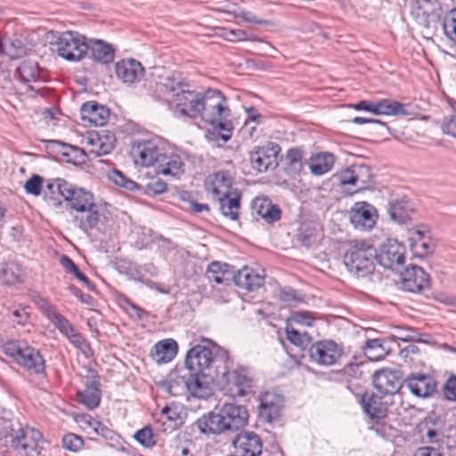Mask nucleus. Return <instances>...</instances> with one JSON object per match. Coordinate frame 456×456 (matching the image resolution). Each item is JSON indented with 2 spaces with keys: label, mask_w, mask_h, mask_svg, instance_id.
Segmentation results:
<instances>
[{
  "label": "nucleus",
  "mask_w": 456,
  "mask_h": 456,
  "mask_svg": "<svg viewBox=\"0 0 456 456\" xmlns=\"http://www.w3.org/2000/svg\"><path fill=\"white\" fill-rule=\"evenodd\" d=\"M50 195L45 200L51 207L60 208L61 201L53 194L56 191L67 202L69 208L76 212L72 221L82 232L87 233L94 228L100 220L99 207L94 202V195L85 189L77 188L67 181L58 178L46 185Z\"/></svg>",
  "instance_id": "nucleus-1"
},
{
  "label": "nucleus",
  "mask_w": 456,
  "mask_h": 456,
  "mask_svg": "<svg viewBox=\"0 0 456 456\" xmlns=\"http://www.w3.org/2000/svg\"><path fill=\"white\" fill-rule=\"evenodd\" d=\"M230 116L231 110L227 100L220 91L208 89L203 94L200 118L215 128L224 132L221 134L224 142L232 137L233 129Z\"/></svg>",
  "instance_id": "nucleus-2"
},
{
  "label": "nucleus",
  "mask_w": 456,
  "mask_h": 456,
  "mask_svg": "<svg viewBox=\"0 0 456 456\" xmlns=\"http://www.w3.org/2000/svg\"><path fill=\"white\" fill-rule=\"evenodd\" d=\"M376 248L363 240L353 241L344 255V264L354 276L366 277L374 270Z\"/></svg>",
  "instance_id": "nucleus-3"
},
{
  "label": "nucleus",
  "mask_w": 456,
  "mask_h": 456,
  "mask_svg": "<svg viewBox=\"0 0 456 456\" xmlns=\"http://www.w3.org/2000/svg\"><path fill=\"white\" fill-rule=\"evenodd\" d=\"M6 438L12 448L25 454L36 450L41 440V433L32 428H23L19 422H12L5 427Z\"/></svg>",
  "instance_id": "nucleus-4"
},
{
  "label": "nucleus",
  "mask_w": 456,
  "mask_h": 456,
  "mask_svg": "<svg viewBox=\"0 0 456 456\" xmlns=\"http://www.w3.org/2000/svg\"><path fill=\"white\" fill-rule=\"evenodd\" d=\"M56 51L63 59L69 61H78L89 51V44L86 37L73 31H65L56 41Z\"/></svg>",
  "instance_id": "nucleus-5"
},
{
  "label": "nucleus",
  "mask_w": 456,
  "mask_h": 456,
  "mask_svg": "<svg viewBox=\"0 0 456 456\" xmlns=\"http://www.w3.org/2000/svg\"><path fill=\"white\" fill-rule=\"evenodd\" d=\"M411 14L419 26L435 28L440 21L442 7L436 0H414L411 4Z\"/></svg>",
  "instance_id": "nucleus-6"
},
{
  "label": "nucleus",
  "mask_w": 456,
  "mask_h": 456,
  "mask_svg": "<svg viewBox=\"0 0 456 456\" xmlns=\"http://www.w3.org/2000/svg\"><path fill=\"white\" fill-rule=\"evenodd\" d=\"M405 247L395 240L387 239L376 249V260L385 269L400 271L405 261Z\"/></svg>",
  "instance_id": "nucleus-7"
},
{
  "label": "nucleus",
  "mask_w": 456,
  "mask_h": 456,
  "mask_svg": "<svg viewBox=\"0 0 456 456\" xmlns=\"http://www.w3.org/2000/svg\"><path fill=\"white\" fill-rule=\"evenodd\" d=\"M280 151V146L273 142H267L262 146L254 147L249 153L251 167L258 173L276 168Z\"/></svg>",
  "instance_id": "nucleus-8"
},
{
  "label": "nucleus",
  "mask_w": 456,
  "mask_h": 456,
  "mask_svg": "<svg viewBox=\"0 0 456 456\" xmlns=\"http://www.w3.org/2000/svg\"><path fill=\"white\" fill-rule=\"evenodd\" d=\"M221 379L225 393L233 398L245 396L252 385V379L244 368L225 370L222 373Z\"/></svg>",
  "instance_id": "nucleus-9"
},
{
  "label": "nucleus",
  "mask_w": 456,
  "mask_h": 456,
  "mask_svg": "<svg viewBox=\"0 0 456 456\" xmlns=\"http://www.w3.org/2000/svg\"><path fill=\"white\" fill-rule=\"evenodd\" d=\"M161 154V149L156 140L134 141L130 149V155L134 163L142 167H156Z\"/></svg>",
  "instance_id": "nucleus-10"
},
{
  "label": "nucleus",
  "mask_w": 456,
  "mask_h": 456,
  "mask_svg": "<svg viewBox=\"0 0 456 456\" xmlns=\"http://www.w3.org/2000/svg\"><path fill=\"white\" fill-rule=\"evenodd\" d=\"M343 354V349L333 340H322L314 343L309 348L313 362L322 366L335 364Z\"/></svg>",
  "instance_id": "nucleus-11"
},
{
  "label": "nucleus",
  "mask_w": 456,
  "mask_h": 456,
  "mask_svg": "<svg viewBox=\"0 0 456 456\" xmlns=\"http://www.w3.org/2000/svg\"><path fill=\"white\" fill-rule=\"evenodd\" d=\"M203 94L194 90L185 89L175 94L171 100L175 110L182 116L190 118H200Z\"/></svg>",
  "instance_id": "nucleus-12"
},
{
  "label": "nucleus",
  "mask_w": 456,
  "mask_h": 456,
  "mask_svg": "<svg viewBox=\"0 0 456 456\" xmlns=\"http://www.w3.org/2000/svg\"><path fill=\"white\" fill-rule=\"evenodd\" d=\"M219 411L224 426V433L237 432L245 427L248 422V412L240 405L225 403Z\"/></svg>",
  "instance_id": "nucleus-13"
},
{
  "label": "nucleus",
  "mask_w": 456,
  "mask_h": 456,
  "mask_svg": "<svg viewBox=\"0 0 456 456\" xmlns=\"http://www.w3.org/2000/svg\"><path fill=\"white\" fill-rule=\"evenodd\" d=\"M403 384L413 395L419 398L431 397L436 392V381L426 373H411L404 379Z\"/></svg>",
  "instance_id": "nucleus-14"
},
{
  "label": "nucleus",
  "mask_w": 456,
  "mask_h": 456,
  "mask_svg": "<svg viewBox=\"0 0 456 456\" xmlns=\"http://www.w3.org/2000/svg\"><path fill=\"white\" fill-rule=\"evenodd\" d=\"M371 172L368 166L353 165L339 175L340 183L343 185H353L354 191L367 188L371 183Z\"/></svg>",
  "instance_id": "nucleus-15"
},
{
  "label": "nucleus",
  "mask_w": 456,
  "mask_h": 456,
  "mask_svg": "<svg viewBox=\"0 0 456 456\" xmlns=\"http://www.w3.org/2000/svg\"><path fill=\"white\" fill-rule=\"evenodd\" d=\"M375 209L368 203L356 202L349 212L351 224L355 229L367 231L376 223Z\"/></svg>",
  "instance_id": "nucleus-16"
},
{
  "label": "nucleus",
  "mask_w": 456,
  "mask_h": 456,
  "mask_svg": "<svg viewBox=\"0 0 456 456\" xmlns=\"http://www.w3.org/2000/svg\"><path fill=\"white\" fill-rule=\"evenodd\" d=\"M233 447L240 456H259L263 444L258 435L254 432H242L232 440Z\"/></svg>",
  "instance_id": "nucleus-17"
},
{
  "label": "nucleus",
  "mask_w": 456,
  "mask_h": 456,
  "mask_svg": "<svg viewBox=\"0 0 456 456\" xmlns=\"http://www.w3.org/2000/svg\"><path fill=\"white\" fill-rule=\"evenodd\" d=\"M213 353L203 346H196L191 348L185 357V366L191 372H201L208 369L213 362Z\"/></svg>",
  "instance_id": "nucleus-18"
},
{
  "label": "nucleus",
  "mask_w": 456,
  "mask_h": 456,
  "mask_svg": "<svg viewBox=\"0 0 456 456\" xmlns=\"http://www.w3.org/2000/svg\"><path fill=\"white\" fill-rule=\"evenodd\" d=\"M402 286L410 292H419L429 285L428 275L425 271L415 265L400 272Z\"/></svg>",
  "instance_id": "nucleus-19"
},
{
  "label": "nucleus",
  "mask_w": 456,
  "mask_h": 456,
  "mask_svg": "<svg viewBox=\"0 0 456 456\" xmlns=\"http://www.w3.org/2000/svg\"><path fill=\"white\" fill-rule=\"evenodd\" d=\"M115 72L118 79L126 85L139 82L144 76V68L134 59L119 61L115 65Z\"/></svg>",
  "instance_id": "nucleus-20"
},
{
  "label": "nucleus",
  "mask_w": 456,
  "mask_h": 456,
  "mask_svg": "<svg viewBox=\"0 0 456 456\" xmlns=\"http://www.w3.org/2000/svg\"><path fill=\"white\" fill-rule=\"evenodd\" d=\"M264 270L243 266L233 275L236 286L248 291H254L264 284Z\"/></svg>",
  "instance_id": "nucleus-21"
},
{
  "label": "nucleus",
  "mask_w": 456,
  "mask_h": 456,
  "mask_svg": "<svg viewBox=\"0 0 456 456\" xmlns=\"http://www.w3.org/2000/svg\"><path fill=\"white\" fill-rule=\"evenodd\" d=\"M89 152L94 156H103L114 149L116 138L113 133L102 131L91 133L86 139Z\"/></svg>",
  "instance_id": "nucleus-22"
},
{
  "label": "nucleus",
  "mask_w": 456,
  "mask_h": 456,
  "mask_svg": "<svg viewBox=\"0 0 456 456\" xmlns=\"http://www.w3.org/2000/svg\"><path fill=\"white\" fill-rule=\"evenodd\" d=\"M212 382V377L208 374L191 372L186 379V389L194 397L207 399L213 395Z\"/></svg>",
  "instance_id": "nucleus-23"
},
{
  "label": "nucleus",
  "mask_w": 456,
  "mask_h": 456,
  "mask_svg": "<svg viewBox=\"0 0 456 456\" xmlns=\"http://www.w3.org/2000/svg\"><path fill=\"white\" fill-rule=\"evenodd\" d=\"M373 385L383 395H394L401 387L398 372L390 370H380L373 374Z\"/></svg>",
  "instance_id": "nucleus-24"
},
{
  "label": "nucleus",
  "mask_w": 456,
  "mask_h": 456,
  "mask_svg": "<svg viewBox=\"0 0 456 456\" xmlns=\"http://www.w3.org/2000/svg\"><path fill=\"white\" fill-rule=\"evenodd\" d=\"M206 188L214 199L227 195L233 191L232 189V179L224 171H218L209 175L206 180Z\"/></svg>",
  "instance_id": "nucleus-25"
},
{
  "label": "nucleus",
  "mask_w": 456,
  "mask_h": 456,
  "mask_svg": "<svg viewBox=\"0 0 456 456\" xmlns=\"http://www.w3.org/2000/svg\"><path fill=\"white\" fill-rule=\"evenodd\" d=\"M282 398L272 393H265L260 397L259 415L268 422L280 416L282 408Z\"/></svg>",
  "instance_id": "nucleus-26"
},
{
  "label": "nucleus",
  "mask_w": 456,
  "mask_h": 456,
  "mask_svg": "<svg viewBox=\"0 0 456 456\" xmlns=\"http://www.w3.org/2000/svg\"><path fill=\"white\" fill-rule=\"evenodd\" d=\"M81 118L96 126H103L109 119V110L96 102H88L80 109Z\"/></svg>",
  "instance_id": "nucleus-27"
},
{
  "label": "nucleus",
  "mask_w": 456,
  "mask_h": 456,
  "mask_svg": "<svg viewBox=\"0 0 456 456\" xmlns=\"http://www.w3.org/2000/svg\"><path fill=\"white\" fill-rule=\"evenodd\" d=\"M183 162L180 156L177 154L167 155L166 153L161 154L159 157V162L156 166V170L159 174L164 175H170L173 177H179L183 174Z\"/></svg>",
  "instance_id": "nucleus-28"
},
{
  "label": "nucleus",
  "mask_w": 456,
  "mask_h": 456,
  "mask_svg": "<svg viewBox=\"0 0 456 456\" xmlns=\"http://www.w3.org/2000/svg\"><path fill=\"white\" fill-rule=\"evenodd\" d=\"M17 363L34 374H41L45 371V366L42 355L37 350L27 345L18 358Z\"/></svg>",
  "instance_id": "nucleus-29"
},
{
  "label": "nucleus",
  "mask_w": 456,
  "mask_h": 456,
  "mask_svg": "<svg viewBox=\"0 0 456 456\" xmlns=\"http://www.w3.org/2000/svg\"><path fill=\"white\" fill-rule=\"evenodd\" d=\"M220 411H210L199 418L194 425L200 433L205 435H219L224 433Z\"/></svg>",
  "instance_id": "nucleus-30"
},
{
  "label": "nucleus",
  "mask_w": 456,
  "mask_h": 456,
  "mask_svg": "<svg viewBox=\"0 0 456 456\" xmlns=\"http://www.w3.org/2000/svg\"><path fill=\"white\" fill-rule=\"evenodd\" d=\"M220 202V208L224 216L235 221L239 217V210L240 208V192L237 189L227 195L216 199Z\"/></svg>",
  "instance_id": "nucleus-31"
},
{
  "label": "nucleus",
  "mask_w": 456,
  "mask_h": 456,
  "mask_svg": "<svg viewBox=\"0 0 456 456\" xmlns=\"http://www.w3.org/2000/svg\"><path fill=\"white\" fill-rule=\"evenodd\" d=\"M362 407L371 419H382L387 415V408L381 398L372 394L365 393L361 398Z\"/></svg>",
  "instance_id": "nucleus-32"
},
{
  "label": "nucleus",
  "mask_w": 456,
  "mask_h": 456,
  "mask_svg": "<svg viewBox=\"0 0 456 456\" xmlns=\"http://www.w3.org/2000/svg\"><path fill=\"white\" fill-rule=\"evenodd\" d=\"M42 308L47 319L55 326V328L59 330V331L63 336L66 337L69 333L73 332L75 330L74 326L67 318L61 314L54 306L45 302L42 305Z\"/></svg>",
  "instance_id": "nucleus-33"
},
{
  "label": "nucleus",
  "mask_w": 456,
  "mask_h": 456,
  "mask_svg": "<svg viewBox=\"0 0 456 456\" xmlns=\"http://www.w3.org/2000/svg\"><path fill=\"white\" fill-rule=\"evenodd\" d=\"M89 50L93 60L107 64L114 59V48L111 45L97 39L92 40L89 45Z\"/></svg>",
  "instance_id": "nucleus-34"
},
{
  "label": "nucleus",
  "mask_w": 456,
  "mask_h": 456,
  "mask_svg": "<svg viewBox=\"0 0 456 456\" xmlns=\"http://www.w3.org/2000/svg\"><path fill=\"white\" fill-rule=\"evenodd\" d=\"M177 343L171 338L158 342L154 346L153 358L157 362H168L176 355Z\"/></svg>",
  "instance_id": "nucleus-35"
},
{
  "label": "nucleus",
  "mask_w": 456,
  "mask_h": 456,
  "mask_svg": "<svg viewBox=\"0 0 456 456\" xmlns=\"http://www.w3.org/2000/svg\"><path fill=\"white\" fill-rule=\"evenodd\" d=\"M252 208L257 216L264 218L267 223L275 222L281 218L280 208L273 205L268 200L256 199L253 201Z\"/></svg>",
  "instance_id": "nucleus-36"
},
{
  "label": "nucleus",
  "mask_w": 456,
  "mask_h": 456,
  "mask_svg": "<svg viewBox=\"0 0 456 456\" xmlns=\"http://www.w3.org/2000/svg\"><path fill=\"white\" fill-rule=\"evenodd\" d=\"M188 85L183 82L179 75L172 74L164 77L158 85V90L166 95H171L170 101L175 97L176 93L184 91Z\"/></svg>",
  "instance_id": "nucleus-37"
},
{
  "label": "nucleus",
  "mask_w": 456,
  "mask_h": 456,
  "mask_svg": "<svg viewBox=\"0 0 456 456\" xmlns=\"http://www.w3.org/2000/svg\"><path fill=\"white\" fill-rule=\"evenodd\" d=\"M334 164V157L328 152L317 153L309 159V169L315 175L329 172Z\"/></svg>",
  "instance_id": "nucleus-38"
},
{
  "label": "nucleus",
  "mask_w": 456,
  "mask_h": 456,
  "mask_svg": "<svg viewBox=\"0 0 456 456\" xmlns=\"http://www.w3.org/2000/svg\"><path fill=\"white\" fill-rule=\"evenodd\" d=\"M411 114L408 106L398 102L387 99L377 101L376 115L409 116Z\"/></svg>",
  "instance_id": "nucleus-39"
},
{
  "label": "nucleus",
  "mask_w": 456,
  "mask_h": 456,
  "mask_svg": "<svg viewBox=\"0 0 456 456\" xmlns=\"http://www.w3.org/2000/svg\"><path fill=\"white\" fill-rule=\"evenodd\" d=\"M16 75L20 80L28 86V90H34V87L29 83L37 81L39 76L36 63L23 61L17 69Z\"/></svg>",
  "instance_id": "nucleus-40"
},
{
  "label": "nucleus",
  "mask_w": 456,
  "mask_h": 456,
  "mask_svg": "<svg viewBox=\"0 0 456 456\" xmlns=\"http://www.w3.org/2000/svg\"><path fill=\"white\" fill-rule=\"evenodd\" d=\"M0 48L12 59L20 58L24 53L23 44L20 39L4 37L0 40Z\"/></svg>",
  "instance_id": "nucleus-41"
},
{
  "label": "nucleus",
  "mask_w": 456,
  "mask_h": 456,
  "mask_svg": "<svg viewBox=\"0 0 456 456\" xmlns=\"http://www.w3.org/2000/svg\"><path fill=\"white\" fill-rule=\"evenodd\" d=\"M161 387L173 396H177L186 388V379L182 376L170 375L161 383Z\"/></svg>",
  "instance_id": "nucleus-42"
},
{
  "label": "nucleus",
  "mask_w": 456,
  "mask_h": 456,
  "mask_svg": "<svg viewBox=\"0 0 456 456\" xmlns=\"http://www.w3.org/2000/svg\"><path fill=\"white\" fill-rule=\"evenodd\" d=\"M77 397L79 403L84 404L86 408L93 410L100 403L101 393L96 387L86 388L84 391L77 392Z\"/></svg>",
  "instance_id": "nucleus-43"
},
{
  "label": "nucleus",
  "mask_w": 456,
  "mask_h": 456,
  "mask_svg": "<svg viewBox=\"0 0 456 456\" xmlns=\"http://www.w3.org/2000/svg\"><path fill=\"white\" fill-rule=\"evenodd\" d=\"M364 354L369 360L376 362L385 357L387 350L380 339H370L366 342Z\"/></svg>",
  "instance_id": "nucleus-44"
},
{
  "label": "nucleus",
  "mask_w": 456,
  "mask_h": 456,
  "mask_svg": "<svg viewBox=\"0 0 456 456\" xmlns=\"http://www.w3.org/2000/svg\"><path fill=\"white\" fill-rule=\"evenodd\" d=\"M66 338L69 343L77 350H79V352H81V354H83L86 358H89L93 355L90 344L76 329L73 330V332L67 335Z\"/></svg>",
  "instance_id": "nucleus-45"
},
{
  "label": "nucleus",
  "mask_w": 456,
  "mask_h": 456,
  "mask_svg": "<svg viewBox=\"0 0 456 456\" xmlns=\"http://www.w3.org/2000/svg\"><path fill=\"white\" fill-rule=\"evenodd\" d=\"M388 214L392 220L403 224L410 218L409 208L404 201L391 202Z\"/></svg>",
  "instance_id": "nucleus-46"
},
{
  "label": "nucleus",
  "mask_w": 456,
  "mask_h": 456,
  "mask_svg": "<svg viewBox=\"0 0 456 456\" xmlns=\"http://www.w3.org/2000/svg\"><path fill=\"white\" fill-rule=\"evenodd\" d=\"M392 337L395 339L407 341H417L420 342V334L411 327L396 326L393 329Z\"/></svg>",
  "instance_id": "nucleus-47"
},
{
  "label": "nucleus",
  "mask_w": 456,
  "mask_h": 456,
  "mask_svg": "<svg viewBox=\"0 0 456 456\" xmlns=\"http://www.w3.org/2000/svg\"><path fill=\"white\" fill-rule=\"evenodd\" d=\"M228 265L221 264L219 262H213L208 269V278L209 281H215L218 284L224 283L225 280H228L224 277L227 273Z\"/></svg>",
  "instance_id": "nucleus-48"
},
{
  "label": "nucleus",
  "mask_w": 456,
  "mask_h": 456,
  "mask_svg": "<svg viewBox=\"0 0 456 456\" xmlns=\"http://www.w3.org/2000/svg\"><path fill=\"white\" fill-rule=\"evenodd\" d=\"M444 35L452 42L456 43V8L448 12L443 20Z\"/></svg>",
  "instance_id": "nucleus-49"
},
{
  "label": "nucleus",
  "mask_w": 456,
  "mask_h": 456,
  "mask_svg": "<svg viewBox=\"0 0 456 456\" xmlns=\"http://www.w3.org/2000/svg\"><path fill=\"white\" fill-rule=\"evenodd\" d=\"M287 339L293 345L305 347L306 346L311 338L306 332H299L294 327L288 325L286 328Z\"/></svg>",
  "instance_id": "nucleus-50"
},
{
  "label": "nucleus",
  "mask_w": 456,
  "mask_h": 456,
  "mask_svg": "<svg viewBox=\"0 0 456 456\" xmlns=\"http://www.w3.org/2000/svg\"><path fill=\"white\" fill-rule=\"evenodd\" d=\"M134 438L145 448H151L156 444L153 431L150 427H144L138 430L134 435Z\"/></svg>",
  "instance_id": "nucleus-51"
},
{
  "label": "nucleus",
  "mask_w": 456,
  "mask_h": 456,
  "mask_svg": "<svg viewBox=\"0 0 456 456\" xmlns=\"http://www.w3.org/2000/svg\"><path fill=\"white\" fill-rule=\"evenodd\" d=\"M109 177L115 184L128 191H134L135 189H138V185L134 181L127 178L122 172L118 170L115 169L111 171Z\"/></svg>",
  "instance_id": "nucleus-52"
},
{
  "label": "nucleus",
  "mask_w": 456,
  "mask_h": 456,
  "mask_svg": "<svg viewBox=\"0 0 456 456\" xmlns=\"http://www.w3.org/2000/svg\"><path fill=\"white\" fill-rule=\"evenodd\" d=\"M1 278L4 283L12 285L19 280V270L13 264H4L0 269Z\"/></svg>",
  "instance_id": "nucleus-53"
},
{
  "label": "nucleus",
  "mask_w": 456,
  "mask_h": 456,
  "mask_svg": "<svg viewBox=\"0 0 456 456\" xmlns=\"http://www.w3.org/2000/svg\"><path fill=\"white\" fill-rule=\"evenodd\" d=\"M26 344L23 342L11 340L4 344L3 351L6 355L12 357L18 362V358L20 356Z\"/></svg>",
  "instance_id": "nucleus-54"
},
{
  "label": "nucleus",
  "mask_w": 456,
  "mask_h": 456,
  "mask_svg": "<svg viewBox=\"0 0 456 456\" xmlns=\"http://www.w3.org/2000/svg\"><path fill=\"white\" fill-rule=\"evenodd\" d=\"M84 442L81 436L73 433L67 434L62 438V445L71 452H78L83 447Z\"/></svg>",
  "instance_id": "nucleus-55"
},
{
  "label": "nucleus",
  "mask_w": 456,
  "mask_h": 456,
  "mask_svg": "<svg viewBox=\"0 0 456 456\" xmlns=\"http://www.w3.org/2000/svg\"><path fill=\"white\" fill-rule=\"evenodd\" d=\"M43 181L44 179L40 175H32L24 184L26 192L34 196L40 195L43 187Z\"/></svg>",
  "instance_id": "nucleus-56"
},
{
  "label": "nucleus",
  "mask_w": 456,
  "mask_h": 456,
  "mask_svg": "<svg viewBox=\"0 0 456 456\" xmlns=\"http://www.w3.org/2000/svg\"><path fill=\"white\" fill-rule=\"evenodd\" d=\"M45 147L48 151H53L54 153H58L62 155L63 157L67 158L68 153L71 151L73 148L72 145L64 143L60 141L56 140H46L45 141Z\"/></svg>",
  "instance_id": "nucleus-57"
},
{
  "label": "nucleus",
  "mask_w": 456,
  "mask_h": 456,
  "mask_svg": "<svg viewBox=\"0 0 456 456\" xmlns=\"http://www.w3.org/2000/svg\"><path fill=\"white\" fill-rule=\"evenodd\" d=\"M279 298L289 305H296L301 301L297 291L289 287L283 288L280 290Z\"/></svg>",
  "instance_id": "nucleus-58"
},
{
  "label": "nucleus",
  "mask_w": 456,
  "mask_h": 456,
  "mask_svg": "<svg viewBox=\"0 0 456 456\" xmlns=\"http://www.w3.org/2000/svg\"><path fill=\"white\" fill-rule=\"evenodd\" d=\"M442 129L444 134L456 138V111L444 118Z\"/></svg>",
  "instance_id": "nucleus-59"
},
{
  "label": "nucleus",
  "mask_w": 456,
  "mask_h": 456,
  "mask_svg": "<svg viewBox=\"0 0 456 456\" xmlns=\"http://www.w3.org/2000/svg\"><path fill=\"white\" fill-rule=\"evenodd\" d=\"M167 191V184L160 179L151 181L146 185V192L149 195H159Z\"/></svg>",
  "instance_id": "nucleus-60"
},
{
  "label": "nucleus",
  "mask_w": 456,
  "mask_h": 456,
  "mask_svg": "<svg viewBox=\"0 0 456 456\" xmlns=\"http://www.w3.org/2000/svg\"><path fill=\"white\" fill-rule=\"evenodd\" d=\"M292 321L297 324L311 327L314 322V318L308 312H296L292 315Z\"/></svg>",
  "instance_id": "nucleus-61"
},
{
  "label": "nucleus",
  "mask_w": 456,
  "mask_h": 456,
  "mask_svg": "<svg viewBox=\"0 0 456 456\" xmlns=\"http://www.w3.org/2000/svg\"><path fill=\"white\" fill-rule=\"evenodd\" d=\"M195 445L191 441H186L175 448V456H193Z\"/></svg>",
  "instance_id": "nucleus-62"
},
{
  "label": "nucleus",
  "mask_w": 456,
  "mask_h": 456,
  "mask_svg": "<svg viewBox=\"0 0 456 456\" xmlns=\"http://www.w3.org/2000/svg\"><path fill=\"white\" fill-rule=\"evenodd\" d=\"M89 425L96 435L101 436L106 439L112 438V430L105 427L102 423L97 420H93L89 423Z\"/></svg>",
  "instance_id": "nucleus-63"
},
{
  "label": "nucleus",
  "mask_w": 456,
  "mask_h": 456,
  "mask_svg": "<svg viewBox=\"0 0 456 456\" xmlns=\"http://www.w3.org/2000/svg\"><path fill=\"white\" fill-rule=\"evenodd\" d=\"M444 396L449 401L456 402V376L447 379L444 385Z\"/></svg>",
  "instance_id": "nucleus-64"
}]
</instances>
